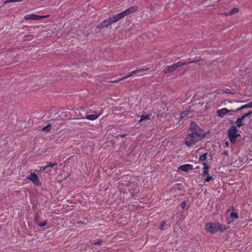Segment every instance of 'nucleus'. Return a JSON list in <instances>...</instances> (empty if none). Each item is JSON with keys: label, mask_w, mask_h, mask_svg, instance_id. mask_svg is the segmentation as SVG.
Listing matches in <instances>:
<instances>
[{"label": "nucleus", "mask_w": 252, "mask_h": 252, "mask_svg": "<svg viewBox=\"0 0 252 252\" xmlns=\"http://www.w3.org/2000/svg\"><path fill=\"white\" fill-rule=\"evenodd\" d=\"M189 130L191 132L187 134L185 139V144L188 147L193 146L206 136L204 131L200 128L194 122L190 123Z\"/></svg>", "instance_id": "1"}, {"label": "nucleus", "mask_w": 252, "mask_h": 252, "mask_svg": "<svg viewBox=\"0 0 252 252\" xmlns=\"http://www.w3.org/2000/svg\"><path fill=\"white\" fill-rule=\"evenodd\" d=\"M227 228L223 224L218 222H208L205 224V229L211 234H215L218 231L223 232Z\"/></svg>", "instance_id": "2"}, {"label": "nucleus", "mask_w": 252, "mask_h": 252, "mask_svg": "<svg viewBox=\"0 0 252 252\" xmlns=\"http://www.w3.org/2000/svg\"><path fill=\"white\" fill-rule=\"evenodd\" d=\"M238 131V129L235 126H233L228 129L227 135L231 144H235L236 138L241 136L240 134L237 133Z\"/></svg>", "instance_id": "3"}, {"label": "nucleus", "mask_w": 252, "mask_h": 252, "mask_svg": "<svg viewBox=\"0 0 252 252\" xmlns=\"http://www.w3.org/2000/svg\"><path fill=\"white\" fill-rule=\"evenodd\" d=\"M49 16V15H44V16H40L34 14H27L25 16L24 18L26 20H39L44 18H47Z\"/></svg>", "instance_id": "4"}, {"label": "nucleus", "mask_w": 252, "mask_h": 252, "mask_svg": "<svg viewBox=\"0 0 252 252\" xmlns=\"http://www.w3.org/2000/svg\"><path fill=\"white\" fill-rule=\"evenodd\" d=\"M149 68H146L144 69H136V70H133L132 72H131L130 73H129V74H128L126 76H124L120 79H119V80H123L126 79L128 77H131L137 73H142L144 71H148L149 70Z\"/></svg>", "instance_id": "5"}, {"label": "nucleus", "mask_w": 252, "mask_h": 252, "mask_svg": "<svg viewBox=\"0 0 252 252\" xmlns=\"http://www.w3.org/2000/svg\"><path fill=\"white\" fill-rule=\"evenodd\" d=\"M27 179L31 180L34 185L36 186H40L41 183L39 180L37 175L35 173H32L30 176L27 177Z\"/></svg>", "instance_id": "6"}, {"label": "nucleus", "mask_w": 252, "mask_h": 252, "mask_svg": "<svg viewBox=\"0 0 252 252\" xmlns=\"http://www.w3.org/2000/svg\"><path fill=\"white\" fill-rule=\"evenodd\" d=\"M178 169L179 170L185 171L188 172L189 170H192L193 169V165L189 164H186L178 167Z\"/></svg>", "instance_id": "7"}, {"label": "nucleus", "mask_w": 252, "mask_h": 252, "mask_svg": "<svg viewBox=\"0 0 252 252\" xmlns=\"http://www.w3.org/2000/svg\"><path fill=\"white\" fill-rule=\"evenodd\" d=\"M230 112H232V111L226 108H223L221 109L218 110L217 112L218 117L220 118H223L225 115L227 114L228 113ZM233 112H234V111H233Z\"/></svg>", "instance_id": "8"}, {"label": "nucleus", "mask_w": 252, "mask_h": 252, "mask_svg": "<svg viewBox=\"0 0 252 252\" xmlns=\"http://www.w3.org/2000/svg\"><path fill=\"white\" fill-rule=\"evenodd\" d=\"M137 9L138 8L137 6H131L129 8L124 10L123 12H122V13L123 14V15L125 17L126 15H128L131 13H133L136 12L137 10Z\"/></svg>", "instance_id": "9"}, {"label": "nucleus", "mask_w": 252, "mask_h": 252, "mask_svg": "<svg viewBox=\"0 0 252 252\" xmlns=\"http://www.w3.org/2000/svg\"><path fill=\"white\" fill-rule=\"evenodd\" d=\"M112 24L113 23L112 22L111 18H109L105 19L103 21H102L101 23V24L100 25V27L101 28H106V27H108V26H109Z\"/></svg>", "instance_id": "10"}, {"label": "nucleus", "mask_w": 252, "mask_h": 252, "mask_svg": "<svg viewBox=\"0 0 252 252\" xmlns=\"http://www.w3.org/2000/svg\"><path fill=\"white\" fill-rule=\"evenodd\" d=\"M124 17V16L122 12L118 14L115 15L111 18L112 22V23H116V22L119 21V20H121Z\"/></svg>", "instance_id": "11"}, {"label": "nucleus", "mask_w": 252, "mask_h": 252, "mask_svg": "<svg viewBox=\"0 0 252 252\" xmlns=\"http://www.w3.org/2000/svg\"><path fill=\"white\" fill-rule=\"evenodd\" d=\"M203 165L204 167L201 175L203 178H204L206 175L209 174V169L210 166L205 162H203Z\"/></svg>", "instance_id": "12"}, {"label": "nucleus", "mask_w": 252, "mask_h": 252, "mask_svg": "<svg viewBox=\"0 0 252 252\" xmlns=\"http://www.w3.org/2000/svg\"><path fill=\"white\" fill-rule=\"evenodd\" d=\"M102 114V112L98 114H90L86 116V118L87 120L94 121L97 119L100 115Z\"/></svg>", "instance_id": "13"}, {"label": "nucleus", "mask_w": 252, "mask_h": 252, "mask_svg": "<svg viewBox=\"0 0 252 252\" xmlns=\"http://www.w3.org/2000/svg\"><path fill=\"white\" fill-rule=\"evenodd\" d=\"M192 62H183L182 61H179L177 63H174L175 67L176 68L181 67L182 66H184L185 65H186L187 64L191 63Z\"/></svg>", "instance_id": "14"}, {"label": "nucleus", "mask_w": 252, "mask_h": 252, "mask_svg": "<svg viewBox=\"0 0 252 252\" xmlns=\"http://www.w3.org/2000/svg\"><path fill=\"white\" fill-rule=\"evenodd\" d=\"M248 108H252L250 102L248 104H246L245 105H244L240 107L239 108H238L237 109H236L235 110H234V112H237L240 111L243 109Z\"/></svg>", "instance_id": "15"}, {"label": "nucleus", "mask_w": 252, "mask_h": 252, "mask_svg": "<svg viewBox=\"0 0 252 252\" xmlns=\"http://www.w3.org/2000/svg\"><path fill=\"white\" fill-rule=\"evenodd\" d=\"M243 120L244 119L242 117L237 118V119L235 122V124H236L237 127H240L243 125Z\"/></svg>", "instance_id": "16"}, {"label": "nucleus", "mask_w": 252, "mask_h": 252, "mask_svg": "<svg viewBox=\"0 0 252 252\" xmlns=\"http://www.w3.org/2000/svg\"><path fill=\"white\" fill-rule=\"evenodd\" d=\"M239 11V9L237 7L233 8L230 11L227 13H225V15H231L235 13H237Z\"/></svg>", "instance_id": "17"}, {"label": "nucleus", "mask_w": 252, "mask_h": 252, "mask_svg": "<svg viewBox=\"0 0 252 252\" xmlns=\"http://www.w3.org/2000/svg\"><path fill=\"white\" fill-rule=\"evenodd\" d=\"M150 116H151L150 114L146 115H142L140 119L138 121V122L139 123H141V122H142V121H143L144 120H150L151 119L150 117Z\"/></svg>", "instance_id": "18"}, {"label": "nucleus", "mask_w": 252, "mask_h": 252, "mask_svg": "<svg viewBox=\"0 0 252 252\" xmlns=\"http://www.w3.org/2000/svg\"><path fill=\"white\" fill-rule=\"evenodd\" d=\"M176 68L175 67L174 64L168 66L167 68V71L165 72L166 73L172 72L174 71Z\"/></svg>", "instance_id": "19"}, {"label": "nucleus", "mask_w": 252, "mask_h": 252, "mask_svg": "<svg viewBox=\"0 0 252 252\" xmlns=\"http://www.w3.org/2000/svg\"><path fill=\"white\" fill-rule=\"evenodd\" d=\"M51 129V126L50 124L42 128V131L44 132H49Z\"/></svg>", "instance_id": "20"}, {"label": "nucleus", "mask_w": 252, "mask_h": 252, "mask_svg": "<svg viewBox=\"0 0 252 252\" xmlns=\"http://www.w3.org/2000/svg\"><path fill=\"white\" fill-rule=\"evenodd\" d=\"M208 155L207 153H205L202 155H201L199 157V160L200 161H204L207 158V156Z\"/></svg>", "instance_id": "21"}, {"label": "nucleus", "mask_w": 252, "mask_h": 252, "mask_svg": "<svg viewBox=\"0 0 252 252\" xmlns=\"http://www.w3.org/2000/svg\"><path fill=\"white\" fill-rule=\"evenodd\" d=\"M229 215L231 217V218H234V219H238V215L236 212H231L229 214Z\"/></svg>", "instance_id": "22"}, {"label": "nucleus", "mask_w": 252, "mask_h": 252, "mask_svg": "<svg viewBox=\"0 0 252 252\" xmlns=\"http://www.w3.org/2000/svg\"><path fill=\"white\" fill-rule=\"evenodd\" d=\"M205 182H209L212 179V177L209 176V175H206L204 178H203Z\"/></svg>", "instance_id": "23"}, {"label": "nucleus", "mask_w": 252, "mask_h": 252, "mask_svg": "<svg viewBox=\"0 0 252 252\" xmlns=\"http://www.w3.org/2000/svg\"><path fill=\"white\" fill-rule=\"evenodd\" d=\"M252 112L251 111H249L248 113L242 115V116L241 117L243 118V119H244L246 117H247L249 116L250 115H251L252 114Z\"/></svg>", "instance_id": "24"}, {"label": "nucleus", "mask_w": 252, "mask_h": 252, "mask_svg": "<svg viewBox=\"0 0 252 252\" xmlns=\"http://www.w3.org/2000/svg\"><path fill=\"white\" fill-rule=\"evenodd\" d=\"M165 224H166L165 221H163L161 222V223L160 224V230H163L164 229V227H165Z\"/></svg>", "instance_id": "25"}, {"label": "nucleus", "mask_w": 252, "mask_h": 252, "mask_svg": "<svg viewBox=\"0 0 252 252\" xmlns=\"http://www.w3.org/2000/svg\"><path fill=\"white\" fill-rule=\"evenodd\" d=\"M23 0H8L5 1V3H10V2H20L23 1Z\"/></svg>", "instance_id": "26"}, {"label": "nucleus", "mask_w": 252, "mask_h": 252, "mask_svg": "<svg viewBox=\"0 0 252 252\" xmlns=\"http://www.w3.org/2000/svg\"><path fill=\"white\" fill-rule=\"evenodd\" d=\"M56 164H57V163H52V162H49L47 163V165L46 166H47V168H48L49 167H53L54 166H55Z\"/></svg>", "instance_id": "27"}, {"label": "nucleus", "mask_w": 252, "mask_h": 252, "mask_svg": "<svg viewBox=\"0 0 252 252\" xmlns=\"http://www.w3.org/2000/svg\"><path fill=\"white\" fill-rule=\"evenodd\" d=\"M47 224V221H43L41 222H40L38 224V225L41 227H43V226H45Z\"/></svg>", "instance_id": "28"}, {"label": "nucleus", "mask_w": 252, "mask_h": 252, "mask_svg": "<svg viewBox=\"0 0 252 252\" xmlns=\"http://www.w3.org/2000/svg\"><path fill=\"white\" fill-rule=\"evenodd\" d=\"M180 206L182 209H184L186 206V202L185 201L182 202L181 203Z\"/></svg>", "instance_id": "29"}, {"label": "nucleus", "mask_w": 252, "mask_h": 252, "mask_svg": "<svg viewBox=\"0 0 252 252\" xmlns=\"http://www.w3.org/2000/svg\"><path fill=\"white\" fill-rule=\"evenodd\" d=\"M102 241L101 240H98L97 242L94 243V245H101L102 244Z\"/></svg>", "instance_id": "30"}, {"label": "nucleus", "mask_w": 252, "mask_h": 252, "mask_svg": "<svg viewBox=\"0 0 252 252\" xmlns=\"http://www.w3.org/2000/svg\"><path fill=\"white\" fill-rule=\"evenodd\" d=\"M39 219V215L38 214H36L34 216V219L36 221H37Z\"/></svg>", "instance_id": "31"}, {"label": "nucleus", "mask_w": 252, "mask_h": 252, "mask_svg": "<svg viewBox=\"0 0 252 252\" xmlns=\"http://www.w3.org/2000/svg\"><path fill=\"white\" fill-rule=\"evenodd\" d=\"M47 168V166H41V167H40V170L41 171H43V170H44L46 169Z\"/></svg>", "instance_id": "32"}, {"label": "nucleus", "mask_w": 252, "mask_h": 252, "mask_svg": "<svg viewBox=\"0 0 252 252\" xmlns=\"http://www.w3.org/2000/svg\"><path fill=\"white\" fill-rule=\"evenodd\" d=\"M120 80H119V79L118 80H115L111 81V82H112V83H116V82H118Z\"/></svg>", "instance_id": "33"}, {"label": "nucleus", "mask_w": 252, "mask_h": 252, "mask_svg": "<svg viewBox=\"0 0 252 252\" xmlns=\"http://www.w3.org/2000/svg\"><path fill=\"white\" fill-rule=\"evenodd\" d=\"M250 76H252V69L249 72Z\"/></svg>", "instance_id": "34"}, {"label": "nucleus", "mask_w": 252, "mask_h": 252, "mask_svg": "<svg viewBox=\"0 0 252 252\" xmlns=\"http://www.w3.org/2000/svg\"><path fill=\"white\" fill-rule=\"evenodd\" d=\"M126 135V134H123L121 135V136L122 137H124Z\"/></svg>", "instance_id": "35"}, {"label": "nucleus", "mask_w": 252, "mask_h": 252, "mask_svg": "<svg viewBox=\"0 0 252 252\" xmlns=\"http://www.w3.org/2000/svg\"><path fill=\"white\" fill-rule=\"evenodd\" d=\"M231 208H232V209L233 211H234V210H235V208H234V207H231Z\"/></svg>", "instance_id": "36"}, {"label": "nucleus", "mask_w": 252, "mask_h": 252, "mask_svg": "<svg viewBox=\"0 0 252 252\" xmlns=\"http://www.w3.org/2000/svg\"><path fill=\"white\" fill-rule=\"evenodd\" d=\"M229 211H230V209L227 210V212H226V213H227V214H228V213H229Z\"/></svg>", "instance_id": "37"}, {"label": "nucleus", "mask_w": 252, "mask_h": 252, "mask_svg": "<svg viewBox=\"0 0 252 252\" xmlns=\"http://www.w3.org/2000/svg\"><path fill=\"white\" fill-rule=\"evenodd\" d=\"M144 74H138V76H141V75H144Z\"/></svg>", "instance_id": "38"}, {"label": "nucleus", "mask_w": 252, "mask_h": 252, "mask_svg": "<svg viewBox=\"0 0 252 252\" xmlns=\"http://www.w3.org/2000/svg\"><path fill=\"white\" fill-rule=\"evenodd\" d=\"M250 104H251V107H252V101L250 102Z\"/></svg>", "instance_id": "39"}, {"label": "nucleus", "mask_w": 252, "mask_h": 252, "mask_svg": "<svg viewBox=\"0 0 252 252\" xmlns=\"http://www.w3.org/2000/svg\"><path fill=\"white\" fill-rule=\"evenodd\" d=\"M224 154H225V155H227V152H224Z\"/></svg>", "instance_id": "40"}, {"label": "nucleus", "mask_w": 252, "mask_h": 252, "mask_svg": "<svg viewBox=\"0 0 252 252\" xmlns=\"http://www.w3.org/2000/svg\"><path fill=\"white\" fill-rule=\"evenodd\" d=\"M183 114H182V117H184V116H183Z\"/></svg>", "instance_id": "41"}]
</instances>
